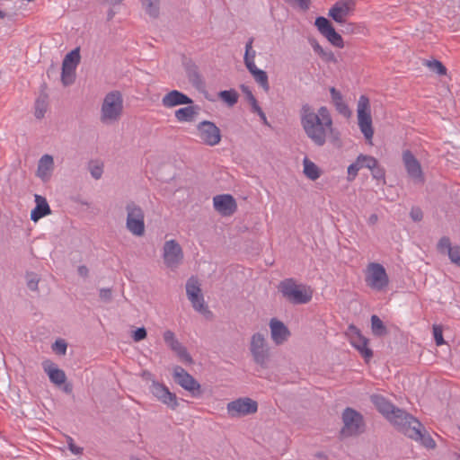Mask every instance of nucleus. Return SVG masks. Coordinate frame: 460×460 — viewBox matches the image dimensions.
<instances>
[{"label": "nucleus", "instance_id": "nucleus-1", "mask_svg": "<svg viewBox=\"0 0 460 460\" xmlns=\"http://www.w3.org/2000/svg\"><path fill=\"white\" fill-rule=\"evenodd\" d=\"M300 119L305 135L317 146H323L327 137L333 132L332 119L325 106L320 107L315 112L308 103L302 105Z\"/></svg>", "mask_w": 460, "mask_h": 460}, {"label": "nucleus", "instance_id": "nucleus-2", "mask_svg": "<svg viewBox=\"0 0 460 460\" xmlns=\"http://www.w3.org/2000/svg\"><path fill=\"white\" fill-rule=\"evenodd\" d=\"M279 292L293 305H305L313 297V289L305 284H298L293 278L285 279L278 286Z\"/></svg>", "mask_w": 460, "mask_h": 460}, {"label": "nucleus", "instance_id": "nucleus-3", "mask_svg": "<svg viewBox=\"0 0 460 460\" xmlns=\"http://www.w3.org/2000/svg\"><path fill=\"white\" fill-rule=\"evenodd\" d=\"M123 113V96L119 91L108 93L102 101L100 120L105 125L118 122Z\"/></svg>", "mask_w": 460, "mask_h": 460}, {"label": "nucleus", "instance_id": "nucleus-4", "mask_svg": "<svg viewBox=\"0 0 460 460\" xmlns=\"http://www.w3.org/2000/svg\"><path fill=\"white\" fill-rule=\"evenodd\" d=\"M386 420L407 437L417 436L415 427L420 426V422L416 418L398 407L394 408Z\"/></svg>", "mask_w": 460, "mask_h": 460}, {"label": "nucleus", "instance_id": "nucleus-5", "mask_svg": "<svg viewBox=\"0 0 460 460\" xmlns=\"http://www.w3.org/2000/svg\"><path fill=\"white\" fill-rule=\"evenodd\" d=\"M125 209L127 212L126 228L135 236H143L146 232L144 210L134 201L128 202Z\"/></svg>", "mask_w": 460, "mask_h": 460}, {"label": "nucleus", "instance_id": "nucleus-6", "mask_svg": "<svg viewBox=\"0 0 460 460\" xmlns=\"http://www.w3.org/2000/svg\"><path fill=\"white\" fill-rule=\"evenodd\" d=\"M249 349L254 363L266 368L270 358V351L264 334L261 332L252 334Z\"/></svg>", "mask_w": 460, "mask_h": 460}, {"label": "nucleus", "instance_id": "nucleus-7", "mask_svg": "<svg viewBox=\"0 0 460 460\" xmlns=\"http://www.w3.org/2000/svg\"><path fill=\"white\" fill-rule=\"evenodd\" d=\"M342 422L343 427L341 432L344 437L358 436L365 430L363 415L350 407L343 411Z\"/></svg>", "mask_w": 460, "mask_h": 460}, {"label": "nucleus", "instance_id": "nucleus-8", "mask_svg": "<svg viewBox=\"0 0 460 460\" xmlns=\"http://www.w3.org/2000/svg\"><path fill=\"white\" fill-rule=\"evenodd\" d=\"M357 113L358 124L360 131L367 141H371L374 135V129L372 127L369 99L366 95H361L359 97Z\"/></svg>", "mask_w": 460, "mask_h": 460}, {"label": "nucleus", "instance_id": "nucleus-9", "mask_svg": "<svg viewBox=\"0 0 460 460\" xmlns=\"http://www.w3.org/2000/svg\"><path fill=\"white\" fill-rule=\"evenodd\" d=\"M365 280L369 288L378 291L385 289L389 283L385 269L376 262L368 264Z\"/></svg>", "mask_w": 460, "mask_h": 460}, {"label": "nucleus", "instance_id": "nucleus-10", "mask_svg": "<svg viewBox=\"0 0 460 460\" xmlns=\"http://www.w3.org/2000/svg\"><path fill=\"white\" fill-rule=\"evenodd\" d=\"M183 258L182 248L177 241L169 240L164 243L163 247V260L167 268L175 270L182 263Z\"/></svg>", "mask_w": 460, "mask_h": 460}, {"label": "nucleus", "instance_id": "nucleus-11", "mask_svg": "<svg viewBox=\"0 0 460 460\" xmlns=\"http://www.w3.org/2000/svg\"><path fill=\"white\" fill-rule=\"evenodd\" d=\"M226 409L230 417L239 418L255 413L258 403L249 397H243L228 402Z\"/></svg>", "mask_w": 460, "mask_h": 460}, {"label": "nucleus", "instance_id": "nucleus-12", "mask_svg": "<svg viewBox=\"0 0 460 460\" xmlns=\"http://www.w3.org/2000/svg\"><path fill=\"white\" fill-rule=\"evenodd\" d=\"M173 379L183 389L190 392L192 396L197 397L201 394L200 385L183 367L176 366L173 368Z\"/></svg>", "mask_w": 460, "mask_h": 460}, {"label": "nucleus", "instance_id": "nucleus-13", "mask_svg": "<svg viewBox=\"0 0 460 460\" xmlns=\"http://www.w3.org/2000/svg\"><path fill=\"white\" fill-rule=\"evenodd\" d=\"M314 25L319 32L327 39V40L337 48H343L344 42L340 33H338L332 22L323 16L315 19Z\"/></svg>", "mask_w": 460, "mask_h": 460}, {"label": "nucleus", "instance_id": "nucleus-14", "mask_svg": "<svg viewBox=\"0 0 460 460\" xmlns=\"http://www.w3.org/2000/svg\"><path fill=\"white\" fill-rule=\"evenodd\" d=\"M402 163L408 176L415 183H424L425 177L421 169V165L410 150H404L402 152Z\"/></svg>", "mask_w": 460, "mask_h": 460}, {"label": "nucleus", "instance_id": "nucleus-15", "mask_svg": "<svg viewBox=\"0 0 460 460\" xmlns=\"http://www.w3.org/2000/svg\"><path fill=\"white\" fill-rule=\"evenodd\" d=\"M197 129L200 139L208 146H214L221 140L220 129L211 121L203 120L199 122Z\"/></svg>", "mask_w": 460, "mask_h": 460}, {"label": "nucleus", "instance_id": "nucleus-16", "mask_svg": "<svg viewBox=\"0 0 460 460\" xmlns=\"http://www.w3.org/2000/svg\"><path fill=\"white\" fill-rule=\"evenodd\" d=\"M355 9V0H338L329 10L328 15L338 23H345Z\"/></svg>", "mask_w": 460, "mask_h": 460}, {"label": "nucleus", "instance_id": "nucleus-17", "mask_svg": "<svg viewBox=\"0 0 460 460\" xmlns=\"http://www.w3.org/2000/svg\"><path fill=\"white\" fill-rule=\"evenodd\" d=\"M150 391L157 400L167 405L172 410H175L178 407L176 394L171 393L164 385L153 380L150 386Z\"/></svg>", "mask_w": 460, "mask_h": 460}, {"label": "nucleus", "instance_id": "nucleus-18", "mask_svg": "<svg viewBox=\"0 0 460 460\" xmlns=\"http://www.w3.org/2000/svg\"><path fill=\"white\" fill-rule=\"evenodd\" d=\"M216 211L223 217L232 216L237 209L234 198L230 194L217 195L213 198Z\"/></svg>", "mask_w": 460, "mask_h": 460}, {"label": "nucleus", "instance_id": "nucleus-19", "mask_svg": "<svg viewBox=\"0 0 460 460\" xmlns=\"http://www.w3.org/2000/svg\"><path fill=\"white\" fill-rule=\"evenodd\" d=\"M349 329L353 332L350 337L351 345L360 353L365 361L368 362L373 357V351L368 347V339L364 337L355 326L351 325Z\"/></svg>", "mask_w": 460, "mask_h": 460}, {"label": "nucleus", "instance_id": "nucleus-20", "mask_svg": "<svg viewBox=\"0 0 460 460\" xmlns=\"http://www.w3.org/2000/svg\"><path fill=\"white\" fill-rule=\"evenodd\" d=\"M164 341L166 345L174 351L184 362L192 363V358L186 348L176 339L173 332L168 330L164 332Z\"/></svg>", "mask_w": 460, "mask_h": 460}, {"label": "nucleus", "instance_id": "nucleus-21", "mask_svg": "<svg viewBox=\"0 0 460 460\" xmlns=\"http://www.w3.org/2000/svg\"><path fill=\"white\" fill-rule=\"evenodd\" d=\"M271 340L276 345H281L290 336L288 328L279 320L272 318L270 322Z\"/></svg>", "mask_w": 460, "mask_h": 460}, {"label": "nucleus", "instance_id": "nucleus-22", "mask_svg": "<svg viewBox=\"0 0 460 460\" xmlns=\"http://www.w3.org/2000/svg\"><path fill=\"white\" fill-rule=\"evenodd\" d=\"M192 103V99L178 90H172L162 98V104L165 108Z\"/></svg>", "mask_w": 460, "mask_h": 460}, {"label": "nucleus", "instance_id": "nucleus-23", "mask_svg": "<svg viewBox=\"0 0 460 460\" xmlns=\"http://www.w3.org/2000/svg\"><path fill=\"white\" fill-rule=\"evenodd\" d=\"M44 372L49 376L51 383L56 385L65 384L66 376L64 370L58 367V366L51 360H45L42 362Z\"/></svg>", "mask_w": 460, "mask_h": 460}, {"label": "nucleus", "instance_id": "nucleus-24", "mask_svg": "<svg viewBox=\"0 0 460 460\" xmlns=\"http://www.w3.org/2000/svg\"><path fill=\"white\" fill-rule=\"evenodd\" d=\"M54 167V160L50 155H44L39 161L37 168V176L42 181L49 180Z\"/></svg>", "mask_w": 460, "mask_h": 460}, {"label": "nucleus", "instance_id": "nucleus-25", "mask_svg": "<svg viewBox=\"0 0 460 460\" xmlns=\"http://www.w3.org/2000/svg\"><path fill=\"white\" fill-rule=\"evenodd\" d=\"M36 207L31 210V219L37 222L41 217L51 213L50 208L46 199L40 195H35Z\"/></svg>", "mask_w": 460, "mask_h": 460}, {"label": "nucleus", "instance_id": "nucleus-26", "mask_svg": "<svg viewBox=\"0 0 460 460\" xmlns=\"http://www.w3.org/2000/svg\"><path fill=\"white\" fill-rule=\"evenodd\" d=\"M371 402L375 405L376 410L387 419L396 406L390 402L386 398L380 394H373L370 397Z\"/></svg>", "mask_w": 460, "mask_h": 460}, {"label": "nucleus", "instance_id": "nucleus-27", "mask_svg": "<svg viewBox=\"0 0 460 460\" xmlns=\"http://www.w3.org/2000/svg\"><path fill=\"white\" fill-rule=\"evenodd\" d=\"M330 93L332 97V101L338 111L339 113L342 114L345 117L350 116V111L348 105L344 102L343 97L341 93L335 88H330Z\"/></svg>", "mask_w": 460, "mask_h": 460}, {"label": "nucleus", "instance_id": "nucleus-28", "mask_svg": "<svg viewBox=\"0 0 460 460\" xmlns=\"http://www.w3.org/2000/svg\"><path fill=\"white\" fill-rule=\"evenodd\" d=\"M417 436L409 437L410 438L420 442V444L429 448L433 449L436 447V442L431 436L426 431L423 425L420 423V427H415Z\"/></svg>", "mask_w": 460, "mask_h": 460}, {"label": "nucleus", "instance_id": "nucleus-29", "mask_svg": "<svg viewBox=\"0 0 460 460\" xmlns=\"http://www.w3.org/2000/svg\"><path fill=\"white\" fill-rule=\"evenodd\" d=\"M188 106L175 111L174 116L179 122H190L194 120L195 116L198 114L199 107Z\"/></svg>", "mask_w": 460, "mask_h": 460}, {"label": "nucleus", "instance_id": "nucleus-30", "mask_svg": "<svg viewBox=\"0 0 460 460\" xmlns=\"http://www.w3.org/2000/svg\"><path fill=\"white\" fill-rule=\"evenodd\" d=\"M304 173L311 181H315L321 176L319 167L307 157L303 160Z\"/></svg>", "mask_w": 460, "mask_h": 460}, {"label": "nucleus", "instance_id": "nucleus-31", "mask_svg": "<svg viewBox=\"0 0 460 460\" xmlns=\"http://www.w3.org/2000/svg\"><path fill=\"white\" fill-rule=\"evenodd\" d=\"M146 13L156 19L160 14V0H140Z\"/></svg>", "mask_w": 460, "mask_h": 460}, {"label": "nucleus", "instance_id": "nucleus-32", "mask_svg": "<svg viewBox=\"0 0 460 460\" xmlns=\"http://www.w3.org/2000/svg\"><path fill=\"white\" fill-rule=\"evenodd\" d=\"M188 299L191 303L192 307L197 312L206 314H211V312L208 310V306L205 305L204 297L202 294L199 295H192V296H187Z\"/></svg>", "mask_w": 460, "mask_h": 460}, {"label": "nucleus", "instance_id": "nucleus-33", "mask_svg": "<svg viewBox=\"0 0 460 460\" xmlns=\"http://www.w3.org/2000/svg\"><path fill=\"white\" fill-rule=\"evenodd\" d=\"M371 330L375 336L383 337L388 333L386 326L383 321L376 314L371 316Z\"/></svg>", "mask_w": 460, "mask_h": 460}, {"label": "nucleus", "instance_id": "nucleus-34", "mask_svg": "<svg viewBox=\"0 0 460 460\" xmlns=\"http://www.w3.org/2000/svg\"><path fill=\"white\" fill-rule=\"evenodd\" d=\"M75 68L66 63H62L61 81L65 86L72 84L75 81Z\"/></svg>", "mask_w": 460, "mask_h": 460}, {"label": "nucleus", "instance_id": "nucleus-35", "mask_svg": "<svg viewBox=\"0 0 460 460\" xmlns=\"http://www.w3.org/2000/svg\"><path fill=\"white\" fill-rule=\"evenodd\" d=\"M186 294L187 296L202 294L199 279L195 277H190L186 282Z\"/></svg>", "mask_w": 460, "mask_h": 460}, {"label": "nucleus", "instance_id": "nucleus-36", "mask_svg": "<svg viewBox=\"0 0 460 460\" xmlns=\"http://www.w3.org/2000/svg\"><path fill=\"white\" fill-rule=\"evenodd\" d=\"M218 96L229 106H234L238 101V93L234 90L221 91Z\"/></svg>", "mask_w": 460, "mask_h": 460}, {"label": "nucleus", "instance_id": "nucleus-37", "mask_svg": "<svg viewBox=\"0 0 460 460\" xmlns=\"http://www.w3.org/2000/svg\"><path fill=\"white\" fill-rule=\"evenodd\" d=\"M252 76L266 93L270 91L269 78L265 71L260 69Z\"/></svg>", "mask_w": 460, "mask_h": 460}, {"label": "nucleus", "instance_id": "nucleus-38", "mask_svg": "<svg viewBox=\"0 0 460 460\" xmlns=\"http://www.w3.org/2000/svg\"><path fill=\"white\" fill-rule=\"evenodd\" d=\"M79 62L80 53L79 49L77 48L70 51L68 54H66L62 63H66L67 65H70V66L76 68Z\"/></svg>", "mask_w": 460, "mask_h": 460}, {"label": "nucleus", "instance_id": "nucleus-39", "mask_svg": "<svg viewBox=\"0 0 460 460\" xmlns=\"http://www.w3.org/2000/svg\"><path fill=\"white\" fill-rule=\"evenodd\" d=\"M48 103L45 98H39L35 102V117L42 119L47 111Z\"/></svg>", "mask_w": 460, "mask_h": 460}, {"label": "nucleus", "instance_id": "nucleus-40", "mask_svg": "<svg viewBox=\"0 0 460 460\" xmlns=\"http://www.w3.org/2000/svg\"><path fill=\"white\" fill-rule=\"evenodd\" d=\"M426 65L431 71L437 73L439 75H444L447 74L446 66L438 60L427 61Z\"/></svg>", "mask_w": 460, "mask_h": 460}, {"label": "nucleus", "instance_id": "nucleus-41", "mask_svg": "<svg viewBox=\"0 0 460 460\" xmlns=\"http://www.w3.org/2000/svg\"><path fill=\"white\" fill-rule=\"evenodd\" d=\"M241 89H242V92L246 95V98L252 106V111L253 112L254 111L258 110L260 108V106L258 104L256 98L254 97L251 89L249 88V86L243 84V85H241Z\"/></svg>", "mask_w": 460, "mask_h": 460}, {"label": "nucleus", "instance_id": "nucleus-42", "mask_svg": "<svg viewBox=\"0 0 460 460\" xmlns=\"http://www.w3.org/2000/svg\"><path fill=\"white\" fill-rule=\"evenodd\" d=\"M188 77L190 82L193 84L198 86L202 83L201 76L198 71V68L193 66L191 67H189L187 70Z\"/></svg>", "mask_w": 460, "mask_h": 460}, {"label": "nucleus", "instance_id": "nucleus-43", "mask_svg": "<svg viewBox=\"0 0 460 460\" xmlns=\"http://www.w3.org/2000/svg\"><path fill=\"white\" fill-rule=\"evenodd\" d=\"M358 158L362 164V168L366 167L369 170L373 169L378 162L375 157L370 155H359Z\"/></svg>", "mask_w": 460, "mask_h": 460}, {"label": "nucleus", "instance_id": "nucleus-44", "mask_svg": "<svg viewBox=\"0 0 460 460\" xmlns=\"http://www.w3.org/2000/svg\"><path fill=\"white\" fill-rule=\"evenodd\" d=\"M362 168V164H360L358 158H357L356 162L351 164L348 167V181H352L358 175V171Z\"/></svg>", "mask_w": 460, "mask_h": 460}, {"label": "nucleus", "instance_id": "nucleus-45", "mask_svg": "<svg viewBox=\"0 0 460 460\" xmlns=\"http://www.w3.org/2000/svg\"><path fill=\"white\" fill-rule=\"evenodd\" d=\"M26 281H27V287L30 290H31V291L38 290V284H39L40 279L36 273L28 272L26 274Z\"/></svg>", "mask_w": 460, "mask_h": 460}, {"label": "nucleus", "instance_id": "nucleus-46", "mask_svg": "<svg viewBox=\"0 0 460 460\" xmlns=\"http://www.w3.org/2000/svg\"><path fill=\"white\" fill-rule=\"evenodd\" d=\"M253 38H250L245 45L243 61L254 60L256 52L252 49Z\"/></svg>", "mask_w": 460, "mask_h": 460}, {"label": "nucleus", "instance_id": "nucleus-47", "mask_svg": "<svg viewBox=\"0 0 460 460\" xmlns=\"http://www.w3.org/2000/svg\"><path fill=\"white\" fill-rule=\"evenodd\" d=\"M447 255L453 263H455L460 267V246L459 245H455L451 249H449Z\"/></svg>", "mask_w": 460, "mask_h": 460}, {"label": "nucleus", "instance_id": "nucleus-48", "mask_svg": "<svg viewBox=\"0 0 460 460\" xmlns=\"http://www.w3.org/2000/svg\"><path fill=\"white\" fill-rule=\"evenodd\" d=\"M452 247L450 239L447 236H443L438 241V250L441 253H447Z\"/></svg>", "mask_w": 460, "mask_h": 460}, {"label": "nucleus", "instance_id": "nucleus-49", "mask_svg": "<svg viewBox=\"0 0 460 460\" xmlns=\"http://www.w3.org/2000/svg\"><path fill=\"white\" fill-rule=\"evenodd\" d=\"M66 348L67 344L62 339L57 340L52 345V349L58 355H65L66 352Z\"/></svg>", "mask_w": 460, "mask_h": 460}, {"label": "nucleus", "instance_id": "nucleus-50", "mask_svg": "<svg viewBox=\"0 0 460 460\" xmlns=\"http://www.w3.org/2000/svg\"><path fill=\"white\" fill-rule=\"evenodd\" d=\"M433 335L438 346H441L445 343L443 339V329L440 325H433Z\"/></svg>", "mask_w": 460, "mask_h": 460}, {"label": "nucleus", "instance_id": "nucleus-51", "mask_svg": "<svg viewBox=\"0 0 460 460\" xmlns=\"http://www.w3.org/2000/svg\"><path fill=\"white\" fill-rule=\"evenodd\" d=\"M310 43L314 50L318 53L322 57L329 56L331 58H333V54L332 52L326 53L323 49L320 46L316 40H310Z\"/></svg>", "mask_w": 460, "mask_h": 460}, {"label": "nucleus", "instance_id": "nucleus-52", "mask_svg": "<svg viewBox=\"0 0 460 460\" xmlns=\"http://www.w3.org/2000/svg\"><path fill=\"white\" fill-rule=\"evenodd\" d=\"M370 171H371V174H372L373 178H375L376 180H385V169L382 166H380V164L378 163Z\"/></svg>", "mask_w": 460, "mask_h": 460}, {"label": "nucleus", "instance_id": "nucleus-53", "mask_svg": "<svg viewBox=\"0 0 460 460\" xmlns=\"http://www.w3.org/2000/svg\"><path fill=\"white\" fill-rule=\"evenodd\" d=\"M147 332L144 327L137 328L132 335L134 341L138 342L146 338Z\"/></svg>", "mask_w": 460, "mask_h": 460}, {"label": "nucleus", "instance_id": "nucleus-54", "mask_svg": "<svg viewBox=\"0 0 460 460\" xmlns=\"http://www.w3.org/2000/svg\"><path fill=\"white\" fill-rule=\"evenodd\" d=\"M90 172H91V175L93 176V178H94L95 180H98L102 177V175L103 173L102 166H101L99 164H93L90 166Z\"/></svg>", "mask_w": 460, "mask_h": 460}, {"label": "nucleus", "instance_id": "nucleus-55", "mask_svg": "<svg viewBox=\"0 0 460 460\" xmlns=\"http://www.w3.org/2000/svg\"><path fill=\"white\" fill-rule=\"evenodd\" d=\"M410 217L411 218L415 221V222H419L422 219L423 217V213L421 211V209L418 207H413L411 209V212H410Z\"/></svg>", "mask_w": 460, "mask_h": 460}, {"label": "nucleus", "instance_id": "nucleus-56", "mask_svg": "<svg viewBox=\"0 0 460 460\" xmlns=\"http://www.w3.org/2000/svg\"><path fill=\"white\" fill-rule=\"evenodd\" d=\"M341 24L342 25V29H341L342 33L351 34V33H354L356 31V30H358V26L355 23L347 22V21L345 22V23H341Z\"/></svg>", "mask_w": 460, "mask_h": 460}, {"label": "nucleus", "instance_id": "nucleus-57", "mask_svg": "<svg viewBox=\"0 0 460 460\" xmlns=\"http://www.w3.org/2000/svg\"><path fill=\"white\" fill-rule=\"evenodd\" d=\"M67 445H68V448L69 450L74 454V455H81L83 453V448L76 446L75 443H74V440L72 438L68 437L67 438Z\"/></svg>", "mask_w": 460, "mask_h": 460}, {"label": "nucleus", "instance_id": "nucleus-58", "mask_svg": "<svg viewBox=\"0 0 460 460\" xmlns=\"http://www.w3.org/2000/svg\"><path fill=\"white\" fill-rule=\"evenodd\" d=\"M100 298L104 302H110L111 300V290L110 288L100 289Z\"/></svg>", "mask_w": 460, "mask_h": 460}, {"label": "nucleus", "instance_id": "nucleus-59", "mask_svg": "<svg viewBox=\"0 0 460 460\" xmlns=\"http://www.w3.org/2000/svg\"><path fill=\"white\" fill-rule=\"evenodd\" d=\"M244 64L248 69V71L253 75L255 74V72H257L258 70H260L255 63H254V60H250V61H244Z\"/></svg>", "mask_w": 460, "mask_h": 460}, {"label": "nucleus", "instance_id": "nucleus-60", "mask_svg": "<svg viewBox=\"0 0 460 460\" xmlns=\"http://www.w3.org/2000/svg\"><path fill=\"white\" fill-rule=\"evenodd\" d=\"M253 112L257 113L259 115V117L261 118V119L262 120L264 125H267V126L270 125L268 122L267 117L261 107L258 110L254 111Z\"/></svg>", "mask_w": 460, "mask_h": 460}, {"label": "nucleus", "instance_id": "nucleus-61", "mask_svg": "<svg viewBox=\"0 0 460 460\" xmlns=\"http://www.w3.org/2000/svg\"><path fill=\"white\" fill-rule=\"evenodd\" d=\"M103 4H108L110 7L115 8L122 4L123 0H102Z\"/></svg>", "mask_w": 460, "mask_h": 460}, {"label": "nucleus", "instance_id": "nucleus-62", "mask_svg": "<svg viewBox=\"0 0 460 460\" xmlns=\"http://www.w3.org/2000/svg\"><path fill=\"white\" fill-rule=\"evenodd\" d=\"M77 271H78V274L84 278L87 277L88 273H89L88 268L84 265L79 266L77 269Z\"/></svg>", "mask_w": 460, "mask_h": 460}, {"label": "nucleus", "instance_id": "nucleus-63", "mask_svg": "<svg viewBox=\"0 0 460 460\" xmlns=\"http://www.w3.org/2000/svg\"><path fill=\"white\" fill-rule=\"evenodd\" d=\"M377 221H378V217H377V215H376V214H372V215L368 217V219H367V223H368V225H370V226H374V225H376V224L377 223Z\"/></svg>", "mask_w": 460, "mask_h": 460}, {"label": "nucleus", "instance_id": "nucleus-64", "mask_svg": "<svg viewBox=\"0 0 460 460\" xmlns=\"http://www.w3.org/2000/svg\"><path fill=\"white\" fill-rule=\"evenodd\" d=\"M116 13H117V11L114 8L110 7V10L108 11V13H107L108 21L112 20Z\"/></svg>", "mask_w": 460, "mask_h": 460}]
</instances>
